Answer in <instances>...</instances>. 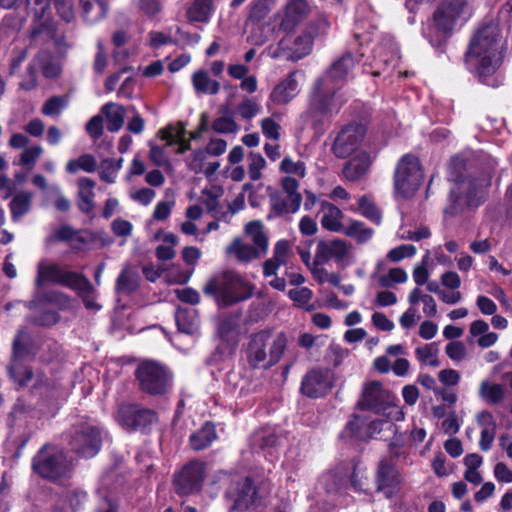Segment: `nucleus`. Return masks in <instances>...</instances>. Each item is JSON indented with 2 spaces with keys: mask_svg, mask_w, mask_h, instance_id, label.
Wrapping results in <instances>:
<instances>
[{
  "mask_svg": "<svg viewBox=\"0 0 512 512\" xmlns=\"http://www.w3.org/2000/svg\"><path fill=\"white\" fill-rule=\"evenodd\" d=\"M504 44L500 26L494 21L479 26L470 41L466 63L487 85H495V81L488 77L502 63Z\"/></svg>",
  "mask_w": 512,
  "mask_h": 512,
  "instance_id": "obj_1",
  "label": "nucleus"
},
{
  "mask_svg": "<svg viewBox=\"0 0 512 512\" xmlns=\"http://www.w3.org/2000/svg\"><path fill=\"white\" fill-rule=\"evenodd\" d=\"M353 66L352 56L345 55L332 65L330 71L323 78L316 82L310 107L306 113V117L312 124H316L322 118L339 110L343 100L340 95L336 94V89L348 76Z\"/></svg>",
  "mask_w": 512,
  "mask_h": 512,
  "instance_id": "obj_2",
  "label": "nucleus"
},
{
  "mask_svg": "<svg viewBox=\"0 0 512 512\" xmlns=\"http://www.w3.org/2000/svg\"><path fill=\"white\" fill-rule=\"evenodd\" d=\"M288 339L285 333L264 329L252 334L245 349L248 365L254 369H269L283 357Z\"/></svg>",
  "mask_w": 512,
  "mask_h": 512,
  "instance_id": "obj_3",
  "label": "nucleus"
},
{
  "mask_svg": "<svg viewBox=\"0 0 512 512\" xmlns=\"http://www.w3.org/2000/svg\"><path fill=\"white\" fill-rule=\"evenodd\" d=\"M254 290V284L233 271L215 275L203 288L204 293L213 296L220 307L245 301L253 295Z\"/></svg>",
  "mask_w": 512,
  "mask_h": 512,
  "instance_id": "obj_4",
  "label": "nucleus"
},
{
  "mask_svg": "<svg viewBox=\"0 0 512 512\" xmlns=\"http://www.w3.org/2000/svg\"><path fill=\"white\" fill-rule=\"evenodd\" d=\"M422 182L423 171L419 159L412 155L403 156L394 175L395 195L409 198L416 193Z\"/></svg>",
  "mask_w": 512,
  "mask_h": 512,
  "instance_id": "obj_5",
  "label": "nucleus"
},
{
  "mask_svg": "<svg viewBox=\"0 0 512 512\" xmlns=\"http://www.w3.org/2000/svg\"><path fill=\"white\" fill-rule=\"evenodd\" d=\"M472 13L467 0H443L434 13V23L438 30L449 33L466 23Z\"/></svg>",
  "mask_w": 512,
  "mask_h": 512,
  "instance_id": "obj_6",
  "label": "nucleus"
},
{
  "mask_svg": "<svg viewBox=\"0 0 512 512\" xmlns=\"http://www.w3.org/2000/svg\"><path fill=\"white\" fill-rule=\"evenodd\" d=\"M48 282L59 283L81 292L91 290L90 282L82 275L66 271L57 264L43 260L38 264L35 284L40 289Z\"/></svg>",
  "mask_w": 512,
  "mask_h": 512,
  "instance_id": "obj_7",
  "label": "nucleus"
},
{
  "mask_svg": "<svg viewBox=\"0 0 512 512\" xmlns=\"http://www.w3.org/2000/svg\"><path fill=\"white\" fill-rule=\"evenodd\" d=\"M33 468L42 477L56 480L68 474L70 463L61 449L47 446L34 458Z\"/></svg>",
  "mask_w": 512,
  "mask_h": 512,
  "instance_id": "obj_8",
  "label": "nucleus"
},
{
  "mask_svg": "<svg viewBox=\"0 0 512 512\" xmlns=\"http://www.w3.org/2000/svg\"><path fill=\"white\" fill-rule=\"evenodd\" d=\"M141 388L150 394H162L170 386V376L164 367L153 361L142 362L136 372Z\"/></svg>",
  "mask_w": 512,
  "mask_h": 512,
  "instance_id": "obj_9",
  "label": "nucleus"
},
{
  "mask_svg": "<svg viewBox=\"0 0 512 512\" xmlns=\"http://www.w3.org/2000/svg\"><path fill=\"white\" fill-rule=\"evenodd\" d=\"M314 257L317 258L318 263L334 260L342 268L354 262L351 245L339 238L318 241Z\"/></svg>",
  "mask_w": 512,
  "mask_h": 512,
  "instance_id": "obj_10",
  "label": "nucleus"
},
{
  "mask_svg": "<svg viewBox=\"0 0 512 512\" xmlns=\"http://www.w3.org/2000/svg\"><path fill=\"white\" fill-rule=\"evenodd\" d=\"M313 35L308 31H303L296 37L291 35L284 36L277 47L271 51L273 57H284L289 60L297 61L312 51Z\"/></svg>",
  "mask_w": 512,
  "mask_h": 512,
  "instance_id": "obj_11",
  "label": "nucleus"
},
{
  "mask_svg": "<svg viewBox=\"0 0 512 512\" xmlns=\"http://www.w3.org/2000/svg\"><path fill=\"white\" fill-rule=\"evenodd\" d=\"M402 484L403 477L396 465L387 459L380 460L375 474L376 491L391 498L400 492Z\"/></svg>",
  "mask_w": 512,
  "mask_h": 512,
  "instance_id": "obj_12",
  "label": "nucleus"
},
{
  "mask_svg": "<svg viewBox=\"0 0 512 512\" xmlns=\"http://www.w3.org/2000/svg\"><path fill=\"white\" fill-rule=\"evenodd\" d=\"M366 130L362 125L351 124L340 131L333 144L337 157L346 158L366 149L362 143Z\"/></svg>",
  "mask_w": 512,
  "mask_h": 512,
  "instance_id": "obj_13",
  "label": "nucleus"
},
{
  "mask_svg": "<svg viewBox=\"0 0 512 512\" xmlns=\"http://www.w3.org/2000/svg\"><path fill=\"white\" fill-rule=\"evenodd\" d=\"M70 445L72 449L84 458L94 457L100 450L101 435L98 428L85 425L73 436Z\"/></svg>",
  "mask_w": 512,
  "mask_h": 512,
  "instance_id": "obj_14",
  "label": "nucleus"
},
{
  "mask_svg": "<svg viewBox=\"0 0 512 512\" xmlns=\"http://www.w3.org/2000/svg\"><path fill=\"white\" fill-rule=\"evenodd\" d=\"M205 465L195 461L186 465L174 479L175 489L181 495L198 491L204 478Z\"/></svg>",
  "mask_w": 512,
  "mask_h": 512,
  "instance_id": "obj_15",
  "label": "nucleus"
},
{
  "mask_svg": "<svg viewBox=\"0 0 512 512\" xmlns=\"http://www.w3.org/2000/svg\"><path fill=\"white\" fill-rule=\"evenodd\" d=\"M310 11L306 0H289L284 9L275 15L279 27L285 32H291L308 15Z\"/></svg>",
  "mask_w": 512,
  "mask_h": 512,
  "instance_id": "obj_16",
  "label": "nucleus"
},
{
  "mask_svg": "<svg viewBox=\"0 0 512 512\" xmlns=\"http://www.w3.org/2000/svg\"><path fill=\"white\" fill-rule=\"evenodd\" d=\"M69 298L60 293H54L47 300H34L31 302V309L35 313L41 312L43 315L36 316L35 321L40 325H52L58 321V316L52 308H65L69 305Z\"/></svg>",
  "mask_w": 512,
  "mask_h": 512,
  "instance_id": "obj_17",
  "label": "nucleus"
},
{
  "mask_svg": "<svg viewBox=\"0 0 512 512\" xmlns=\"http://www.w3.org/2000/svg\"><path fill=\"white\" fill-rule=\"evenodd\" d=\"M364 426V422L359 417H354L349 421L346 428L342 432V436L346 438H356L364 440L367 438L375 437L382 431L388 430L391 433L394 432L395 426L388 421L374 420L367 426V431L363 433L361 428Z\"/></svg>",
  "mask_w": 512,
  "mask_h": 512,
  "instance_id": "obj_18",
  "label": "nucleus"
},
{
  "mask_svg": "<svg viewBox=\"0 0 512 512\" xmlns=\"http://www.w3.org/2000/svg\"><path fill=\"white\" fill-rule=\"evenodd\" d=\"M227 496L237 509H248L257 500V490L250 478H239L227 490Z\"/></svg>",
  "mask_w": 512,
  "mask_h": 512,
  "instance_id": "obj_19",
  "label": "nucleus"
},
{
  "mask_svg": "<svg viewBox=\"0 0 512 512\" xmlns=\"http://www.w3.org/2000/svg\"><path fill=\"white\" fill-rule=\"evenodd\" d=\"M26 340V335L20 332L13 343V360L9 372L11 377L19 385H26L32 382L33 374L31 370L21 363V358L24 356L23 342Z\"/></svg>",
  "mask_w": 512,
  "mask_h": 512,
  "instance_id": "obj_20",
  "label": "nucleus"
},
{
  "mask_svg": "<svg viewBox=\"0 0 512 512\" xmlns=\"http://www.w3.org/2000/svg\"><path fill=\"white\" fill-rule=\"evenodd\" d=\"M332 374L329 370H312L304 378L302 392L313 398L324 395L332 386Z\"/></svg>",
  "mask_w": 512,
  "mask_h": 512,
  "instance_id": "obj_21",
  "label": "nucleus"
},
{
  "mask_svg": "<svg viewBox=\"0 0 512 512\" xmlns=\"http://www.w3.org/2000/svg\"><path fill=\"white\" fill-rule=\"evenodd\" d=\"M374 158L375 154L372 155L367 149H361L356 154L351 155V159L343 169L345 178L356 181L363 177L368 172Z\"/></svg>",
  "mask_w": 512,
  "mask_h": 512,
  "instance_id": "obj_22",
  "label": "nucleus"
},
{
  "mask_svg": "<svg viewBox=\"0 0 512 512\" xmlns=\"http://www.w3.org/2000/svg\"><path fill=\"white\" fill-rule=\"evenodd\" d=\"M229 257L239 262L247 263L264 256L267 252L262 251L254 244L244 241L242 238H235L225 249Z\"/></svg>",
  "mask_w": 512,
  "mask_h": 512,
  "instance_id": "obj_23",
  "label": "nucleus"
},
{
  "mask_svg": "<svg viewBox=\"0 0 512 512\" xmlns=\"http://www.w3.org/2000/svg\"><path fill=\"white\" fill-rule=\"evenodd\" d=\"M298 73L293 72L280 82L271 92L270 100L277 105L287 104L299 92Z\"/></svg>",
  "mask_w": 512,
  "mask_h": 512,
  "instance_id": "obj_24",
  "label": "nucleus"
},
{
  "mask_svg": "<svg viewBox=\"0 0 512 512\" xmlns=\"http://www.w3.org/2000/svg\"><path fill=\"white\" fill-rule=\"evenodd\" d=\"M161 140L165 141L167 146L177 144V152L184 153L190 149V142L186 139V127L183 123L170 124L158 132Z\"/></svg>",
  "mask_w": 512,
  "mask_h": 512,
  "instance_id": "obj_25",
  "label": "nucleus"
},
{
  "mask_svg": "<svg viewBox=\"0 0 512 512\" xmlns=\"http://www.w3.org/2000/svg\"><path fill=\"white\" fill-rule=\"evenodd\" d=\"M365 404L376 412L386 403L393 399V393L383 388L378 381H372L365 385L363 392Z\"/></svg>",
  "mask_w": 512,
  "mask_h": 512,
  "instance_id": "obj_26",
  "label": "nucleus"
},
{
  "mask_svg": "<svg viewBox=\"0 0 512 512\" xmlns=\"http://www.w3.org/2000/svg\"><path fill=\"white\" fill-rule=\"evenodd\" d=\"M477 422L481 428L480 447L488 451L495 438L496 423L493 415L488 411H482L477 415Z\"/></svg>",
  "mask_w": 512,
  "mask_h": 512,
  "instance_id": "obj_27",
  "label": "nucleus"
},
{
  "mask_svg": "<svg viewBox=\"0 0 512 512\" xmlns=\"http://www.w3.org/2000/svg\"><path fill=\"white\" fill-rule=\"evenodd\" d=\"M122 413L124 416H126L127 414H133L136 417L133 419L125 418L126 428H145L156 420V416L152 411L141 409L136 405H123Z\"/></svg>",
  "mask_w": 512,
  "mask_h": 512,
  "instance_id": "obj_28",
  "label": "nucleus"
},
{
  "mask_svg": "<svg viewBox=\"0 0 512 512\" xmlns=\"http://www.w3.org/2000/svg\"><path fill=\"white\" fill-rule=\"evenodd\" d=\"M321 226L330 232H340L344 229L342 224L343 213L335 205L323 202L321 205Z\"/></svg>",
  "mask_w": 512,
  "mask_h": 512,
  "instance_id": "obj_29",
  "label": "nucleus"
},
{
  "mask_svg": "<svg viewBox=\"0 0 512 512\" xmlns=\"http://www.w3.org/2000/svg\"><path fill=\"white\" fill-rule=\"evenodd\" d=\"M95 182L89 178L83 177L78 180V207L79 209L90 214L95 207Z\"/></svg>",
  "mask_w": 512,
  "mask_h": 512,
  "instance_id": "obj_30",
  "label": "nucleus"
},
{
  "mask_svg": "<svg viewBox=\"0 0 512 512\" xmlns=\"http://www.w3.org/2000/svg\"><path fill=\"white\" fill-rule=\"evenodd\" d=\"M214 0H194L188 7L186 17L189 22L207 23L213 12Z\"/></svg>",
  "mask_w": 512,
  "mask_h": 512,
  "instance_id": "obj_31",
  "label": "nucleus"
},
{
  "mask_svg": "<svg viewBox=\"0 0 512 512\" xmlns=\"http://www.w3.org/2000/svg\"><path fill=\"white\" fill-rule=\"evenodd\" d=\"M82 16L88 23L101 20L107 13L108 0H80Z\"/></svg>",
  "mask_w": 512,
  "mask_h": 512,
  "instance_id": "obj_32",
  "label": "nucleus"
},
{
  "mask_svg": "<svg viewBox=\"0 0 512 512\" xmlns=\"http://www.w3.org/2000/svg\"><path fill=\"white\" fill-rule=\"evenodd\" d=\"M32 198V194L27 191H21L13 196L9 208L14 222L29 213L32 206Z\"/></svg>",
  "mask_w": 512,
  "mask_h": 512,
  "instance_id": "obj_33",
  "label": "nucleus"
},
{
  "mask_svg": "<svg viewBox=\"0 0 512 512\" xmlns=\"http://www.w3.org/2000/svg\"><path fill=\"white\" fill-rule=\"evenodd\" d=\"M176 323L180 331L192 334L197 331L199 318L197 311L192 308H179L175 315Z\"/></svg>",
  "mask_w": 512,
  "mask_h": 512,
  "instance_id": "obj_34",
  "label": "nucleus"
},
{
  "mask_svg": "<svg viewBox=\"0 0 512 512\" xmlns=\"http://www.w3.org/2000/svg\"><path fill=\"white\" fill-rule=\"evenodd\" d=\"M102 113L107 120V129L110 132L119 131L124 124L125 109L116 103H107L102 107Z\"/></svg>",
  "mask_w": 512,
  "mask_h": 512,
  "instance_id": "obj_35",
  "label": "nucleus"
},
{
  "mask_svg": "<svg viewBox=\"0 0 512 512\" xmlns=\"http://www.w3.org/2000/svg\"><path fill=\"white\" fill-rule=\"evenodd\" d=\"M505 390L501 384L491 382L484 379L480 382L478 395L479 397L490 404H497L504 398Z\"/></svg>",
  "mask_w": 512,
  "mask_h": 512,
  "instance_id": "obj_36",
  "label": "nucleus"
},
{
  "mask_svg": "<svg viewBox=\"0 0 512 512\" xmlns=\"http://www.w3.org/2000/svg\"><path fill=\"white\" fill-rule=\"evenodd\" d=\"M349 470V467L338 466L323 474L320 481L327 491L338 490L346 481Z\"/></svg>",
  "mask_w": 512,
  "mask_h": 512,
  "instance_id": "obj_37",
  "label": "nucleus"
},
{
  "mask_svg": "<svg viewBox=\"0 0 512 512\" xmlns=\"http://www.w3.org/2000/svg\"><path fill=\"white\" fill-rule=\"evenodd\" d=\"M408 302L412 306L422 303L423 313L427 317H433L437 313V304L435 299L431 295L424 293L419 288H414L411 290L408 295Z\"/></svg>",
  "mask_w": 512,
  "mask_h": 512,
  "instance_id": "obj_38",
  "label": "nucleus"
},
{
  "mask_svg": "<svg viewBox=\"0 0 512 512\" xmlns=\"http://www.w3.org/2000/svg\"><path fill=\"white\" fill-rule=\"evenodd\" d=\"M215 439V427L207 422L200 430L190 436V444L194 450H202L208 447Z\"/></svg>",
  "mask_w": 512,
  "mask_h": 512,
  "instance_id": "obj_39",
  "label": "nucleus"
},
{
  "mask_svg": "<svg viewBox=\"0 0 512 512\" xmlns=\"http://www.w3.org/2000/svg\"><path fill=\"white\" fill-rule=\"evenodd\" d=\"M193 87L198 93L215 95L220 90L219 82L211 79L207 72L196 71L192 76Z\"/></svg>",
  "mask_w": 512,
  "mask_h": 512,
  "instance_id": "obj_40",
  "label": "nucleus"
},
{
  "mask_svg": "<svg viewBox=\"0 0 512 512\" xmlns=\"http://www.w3.org/2000/svg\"><path fill=\"white\" fill-rule=\"evenodd\" d=\"M87 500V494L80 490H74L63 496L57 507L62 512H78L81 510Z\"/></svg>",
  "mask_w": 512,
  "mask_h": 512,
  "instance_id": "obj_41",
  "label": "nucleus"
},
{
  "mask_svg": "<svg viewBox=\"0 0 512 512\" xmlns=\"http://www.w3.org/2000/svg\"><path fill=\"white\" fill-rule=\"evenodd\" d=\"M139 281L138 272L130 266H125L117 279L116 287L118 292L129 294L137 289Z\"/></svg>",
  "mask_w": 512,
  "mask_h": 512,
  "instance_id": "obj_42",
  "label": "nucleus"
},
{
  "mask_svg": "<svg viewBox=\"0 0 512 512\" xmlns=\"http://www.w3.org/2000/svg\"><path fill=\"white\" fill-rule=\"evenodd\" d=\"M264 226L260 220H253L245 225L244 233L251 239L254 245L259 247L262 251L268 250V238L264 233Z\"/></svg>",
  "mask_w": 512,
  "mask_h": 512,
  "instance_id": "obj_43",
  "label": "nucleus"
},
{
  "mask_svg": "<svg viewBox=\"0 0 512 512\" xmlns=\"http://www.w3.org/2000/svg\"><path fill=\"white\" fill-rule=\"evenodd\" d=\"M289 298L293 301L294 305L307 312L316 309V305L312 302L313 292L308 287H297L289 290Z\"/></svg>",
  "mask_w": 512,
  "mask_h": 512,
  "instance_id": "obj_44",
  "label": "nucleus"
},
{
  "mask_svg": "<svg viewBox=\"0 0 512 512\" xmlns=\"http://www.w3.org/2000/svg\"><path fill=\"white\" fill-rule=\"evenodd\" d=\"M271 204L273 209L279 213H291L294 214L298 212L302 204V196L300 194H287L285 200L274 196L271 199Z\"/></svg>",
  "mask_w": 512,
  "mask_h": 512,
  "instance_id": "obj_45",
  "label": "nucleus"
},
{
  "mask_svg": "<svg viewBox=\"0 0 512 512\" xmlns=\"http://www.w3.org/2000/svg\"><path fill=\"white\" fill-rule=\"evenodd\" d=\"M46 60H47V56L45 55V56L38 58L37 60H35L32 63V65L30 67L32 80L30 83H28L27 85L24 86L26 89H29L35 85V72L38 69H41L43 75L47 78H54L59 74V72H60L59 65L54 62L45 63Z\"/></svg>",
  "mask_w": 512,
  "mask_h": 512,
  "instance_id": "obj_46",
  "label": "nucleus"
},
{
  "mask_svg": "<svg viewBox=\"0 0 512 512\" xmlns=\"http://www.w3.org/2000/svg\"><path fill=\"white\" fill-rule=\"evenodd\" d=\"M326 263H318L317 258L314 257V264L310 272L319 284L330 283L333 286H339L341 277L338 273L329 272L324 266Z\"/></svg>",
  "mask_w": 512,
  "mask_h": 512,
  "instance_id": "obj_47",
  "label": "nucleus"
},
{
  "mask_svg": "<svg viewBox=\"0 0 512 512\" xmlns=\"http://www.w3.org/2000/svg\"><path fill=\"white\" fill-rule=\"evenodd\" d=\"M212 130L219 134H237L240 126L228 113V109H225L223 114L212 122Z\"/></svg>",
  "mask_w": 512,
  "mask_h": 512,
  "instance_id": "obj_48",
  "label": "nucleus"
},
{
  "mask_svg": "<svg viewBox=\"0 0 512 512\" xmlns=\"http://www.w3.org/2000/svg\"><path fill=\"white\" fill-rule=\"evenodd\" d=\"M96 167L97 161L95 157L91 154H83L77 159L69 160L66 165V170L71 174H75L80 170L92 173L96 170Z\"/></svg>",
  "mask_w": 512,
  "mask_h": 512,
  "instance_id": "obj_49",
  "label": "nucleus"
},
{
  "mask_svg": "<svg viewBox=\"0 0 512 512\" xmlns=\"http://www.w3.org/2000/svg\"><path fill=\"white\" fill-rule=\"evenodd\" d=\"M344 233L352 238H355L359 243H365L372 238L373 230L367 228L362 222L351 221L349 226L343 229Z\"/></svg>",
  "mask_w": 512,
  "mask_h": 512,
  "instance_id": "obj_50",
  "label": "nucleus"
},
{
  "mask_svg": "<svg viewBox=\"0 0 512 512\" xmlns=\"http://www.w3.org/2000/svg\"><path fill=\"white\" fill-rule=\"evenodd\" d=\"M28 14L33 17L35 22L44 25L48 19L49 0H28Z\"/></svg>",
  "mask_w": 512,
  "mask_h": 512,
  "instance_id": "obj_51",
  "label": "nucleus"
},
{
  "mask_svg": "<svg viewBox=\"0 0 512 512\" xmlns=\"http://www.w3.org/2000/svg\"><path fill=\"white\" fill-rule=\"evenodd\" d=\"M123 159H105L100 165V178L107 183H114L119 170L122 167Z\"/></svg>",
  "mask_w": 512,
  "mask_h": 512,
  "instance_id": "obj_52",
  "label": "nucleus"
},
{
  "mask_svg": "<svg viewBox=\"0 0 512 512\" xmlns=\"http://www.w3.org/2000/svg\"><path fill=\"white\" fill-rule=\"evenodd\" d=\"M378 414L386 417L385 421L392 423L394 421H402L404 419V412L402 408L397 404V397L393 394L391 401L386 403L377 411Z\"/></svg>",
  "mask_w": 512,
  "mask_h": 512,
  "instance_id": "obj_53",
  "label": "nucleus"
},
{
  "mask_svg": "<svg viewBox=\"0 0 512 512\" xmlns=\"http://www.w3.org/2000/svg\"><path fill=\"white\" fill-rule=\"evenodd\" d=\"M415 354L417 359L425 365L431 367H436L438 365V347L435 343L417 347L415 350Z\"/></svg>",
  "mask_w": 512,
  "mask_h": 512,
  "instance_id": "obj_54",
  "label": "nucleus"
},
{
  "mask_svg": "<svg viewBox=\"0 0 512 512\" xmlns=\"http://www.w3.org/2000/svg\"><path fill=\"white\" fill-rule=\"evenodd\" d=\"M378 283L382 287H391L395 284L405 283L408 280V274L402 268H392L387 274L377 277Z\"/></svg>",
  "mask_w": 512,
  "mask_h": 512,
  "instance_id": "obj_55",
  "label": "nucleus"
},
{
  "mask_svg": "<svg viewBox=\"0 0 512 512\" xmlns=\"http://www.w3.org/2000/svg\"><path fill=\"white\" fill-rule=\"evenodd\" d=\"M43 153V149L39 145H33L28 148H26L21 154L16 164L30 170L32 169L37 160L40 158V156Z\"/></svg>",
  "mask_w": 512,
  "mask_h": 512,
  "instance_id": "obj_56",
  "label": "nucleus"
},
{
  "mask_svg": "<svg viewBox=\"0 0 512 512\" xmlns=\"http://www.w3.org/2000/svg\"><path fill=\"white\" fill-rule=\"evenodd\" d=\"M68 105V98L66 97H60V96H54L48 99L42 109L41 112L43 115L48 117H55L59 116L61 112L67 107Z\"/></svg>",
  "mask_w": 512,
  "mask_h": 512,
  "instance_id": "obj_57",
  "label": "nucleus"
},
{
  "mask_svg": "<svg viewBox=\"0 0 512 512\" xmlns=\"http://www.w3.org/2000/svg\"><path fill=\"white\" fill-rule=\"evenodd\" d=\"M276 0H255L250 8L249 20L261 21L275 6Z\"/></svg>",
  "mask_w": 512,
  "mask_h": 512,
  "instance_id": "obj_58",
  "label": "nucleus"
},
{
  "mask_svg": "<svg viewBox=\"0 0 512 512\" xmlns=\"http://www.w3.org/2000/svg\"><path fill=\"white\" fill-rule=\"evenodd\" d=\"M266 167V160L259 153H250L248 156V173L253 181H258L262 178V171Z\"/></svg>",
  "mask_w": 512,
  "mask_h": 512,
  "instance_id": "obj_59",
  "label": "nucleus"
},
{
  "mask_svg": "<svg viewBox=\"0 0 512 512\" xmlns=\"http://www.w3.org/2000/svg\"><path fill=\"white\" fill-rule=\"evenodd\" d=\"M261 111V105L252 98H246L240 102L237 112L243 120H251Z\"/></svg>",
  "mask_w": 512,
  "mask_h": 512,
  "instance_id": "obj_60",
  "label": "nucleus"
},
{
  "mask_svg": "<svg viewBox=\"0 0 512 512\" xmlns=\"http://www.w3.org/2000/svg\"><path fill=\"white\" fill-rule=\"evenodd\" d=\"M239 317L237 315L222 319L218 325V333L223 338H233L238 334Z\"/></svg>",
  "mask_w": 512,
  "mask_h": 512,
  "instance_id": "obj_61",
  "label": "nucleus"
},
{
  "mask_svg": "<svg viewBox=\"0 0 512 512\" xmlns=\"http://www.w3.org/2000/svg\"><path fill=\"white\" fill-rule=\"evenodd\" d=\"M280 171L285 174H293L304 178L306 175V166L303 161H294L290 157H285L280 164Z\"/></svg>",
  "mask_w": 512,
  "mask_h": 512,
  "instance_id": "obj_62",
  "label": "nucleus"
},
{
  "mask_svg": "<svg viewBox=\"0 0 512 512\" xmlns=\"http://www.w3.org/2000/svg\"><path fill=\"white\" fill-rule=\"evenodd\" d=\"M375 52V60L385 65L397 57V49L390 40L379 46Z\"/></svg>",
  "mask_w": 512,
  "mask_h": 512,
  "instance_id": "obj_63",
  "label": "nucleus"
},
{
  "mask_svg": "<svg viewBox=\"0 0 512 512\" xmlns=\"http://www.w3.org/2000/svg\"><path fill=\"white\" fill-rule=\"evenodd\" d=\"M445 353L452 361L461 362L467 358V347L461 341H452L446 345Z\"/></svg>",
  "mask_w": 512,
  "mask_h": 512,
  "instance_id": "obj_64",
  "label": "nucleus"
}]
</instances>
